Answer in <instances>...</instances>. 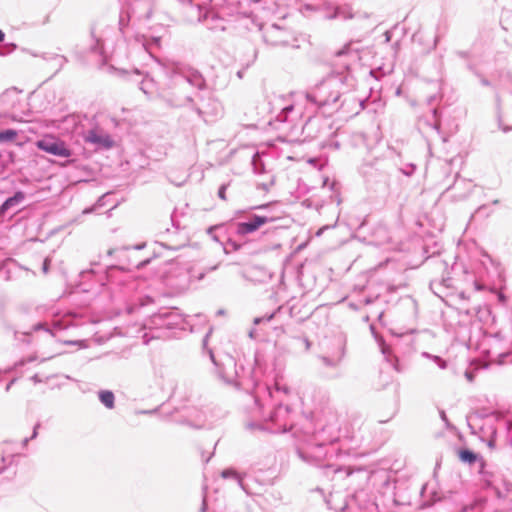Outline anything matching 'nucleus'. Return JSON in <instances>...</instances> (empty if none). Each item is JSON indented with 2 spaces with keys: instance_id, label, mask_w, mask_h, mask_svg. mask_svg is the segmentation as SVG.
Instances as JSON below:
<instances>
[{
  "instance_id": "nucleus-1",
  "label": "nucleus",
  "mask_w": 512,
  "mask_h": 512,
  "mask_svg": "<svg viewBox=\"0 0 512 512\" xmlns=\"http://www.w3.org/2000/svg\"><path fill=\"white\" fill-rule=\"evenodd\" d=\"M337 439V431L334 427H323L297 448V454L308 464L324 469L326 475L345 472V475L349 476L352 474L350 467L329 462L332 457L341 455V451L334 445Z\"/></svg>"
},
{
  "instance_id": "nucleus-2",
  "label": "nucleus",
  "mask_w": 512,
  "mask_h": 512,
  "mask_svg": "<svg viewBox=\"0 0 512 512\" xmlns=\"http://www.w3.org/2000/svg\"><path fill=\"white\" fill-rule=\"evenodd\" d=\"M354 86V79L348 72L332 73L305 93L307 103L316 111L331 115L347 100L338 102Z\"/></svg>"
},
{
  "instance_id": "nucleus-3",
  "label": "nucleus",
  "mask_w": 512,
  "mask_h": 512,
  "mask_svg": "<svg viewBox=\"0 0 512 512\" xmlns=\"http://www.w3.org/2000/svg\"><path fill=\"white\" fill-rule=\"evenodd\" d=\"M217 267L215 265L205 271H195L187 265L172 262L163 274V282L175 292L181 293L186 291L192 282L201 281L208 271H214Z\"/></svg>"
},
{
  "instance_id": "nucleus-4",
  "label": "nucleus",
  "mask_w": 512,
  "mask_h": 512,
  "mask_svg": "<svg viewBox=\"0 0 512 512\" xmlns=\"http://www.w3.org/2000/svg\"><path fill=\"white\" fill-rule=\"evenodd\" d=\"M211 334V330L205 335L203 338V348L207 351L212 363L216 367V373L218 377L226 384L233 385L235 387L239 386L237 382L238 371L236 368V361L233 357L226 355L223 360L218 361L212 351V349L207 347L208 338Z\"/></svg>"
},
{
  "instance_id": "nucleus-5",
  "label": "nucleus",
  "mask_w": 512,
  "mask_h": 512,
  "mask_svg": "<svg viewBox=\"0 0 512 512\" xmlns=\"http://www.w3.org/2000/svg\"><path fill=\"white\" fill-rule=\"evenodd\" d=\"M262 37L264 42L272 47H299L298 39L294 33L290 29L278 26L277 24L266 26L263 29Z\"/></svg>"
},
{
  "instance_id": "nucleus-6",
  "label": "nucleus",
  "mask_w": 512,
  "mask_h": 512,
  "mask_svg": "<svg viewBox=\"0 0 512 512\" xmlns=\"http://www.w3.org/2000/svg\"><path fill=\"white\" fill-rule=\"evenodd\" d=\"M269 112L277 122L284 123L288 120L289 114L294 110L295 105L290 96L273 94L269 99Z\"/></svg>"
},
{
  "instance_id": "nucleus-7",
  "label": "nucleus",
  "mask_w": 512,
  "mask_h": 512,
  "mask_svg": "<svg viewBox=\"0 0 512 512\" xmlns=\"http://www.w3.org/2000/svg\"><path fill=\"white\" fill-rule=\"evenodd\" d=\"M199 9V22H202L206 28L212 32H222L227 28L228 20L221 17L216 11L213 9L202 8L198 6Z\"/></svg>"
},
{
  "instance_id": "nucleus-8",
  "label": "nucleus",
  "mask_w": 512,
  "mask_h": 512,
  "mask_svg": "<svg viewBox=\"0 0 512 512\" xmlns=\"http://www.w3.org/2000/svg\"><path fill=\"white\" fill-rule=\"evenodd\" d=\"M151 321L157 327L167 329L182 327L184 324L182 315L175 308L154 314Z\"/></svg>"
},
{
  "instance_id": "nucleus-9",
  "label": "nucleus",
  "mask_w": 512,
  "mask_h": 512,
  "mask_svg": "<svg viewBox=\"0 0 512 512\" xmlns=\"http://www.w3.org/2000/svg\"><path fill=\"white\" fill-rule=\"evenodd\" d=\"M36 146L39 150L54 156L68 158L72 155V151L67 148L65 142L54 137L38 140Z\"/></svg>"
},
{
  "instance_id": "nucleus-10",
  "label": "nucleus",
  "mask_w": 512,
  "mask_h": 512,
  "mask_svg": "<svg viewBox=\"0 0 512 512\" xmlns=\"http://www.w3.org/2000/svg\"><path fill=\"white\" fill-rule=\"evenodd\" d=\"M441 120L437 108H433L431 113L422 116L417 121L418 130L426 137L440 134Z\"/></svg>"
},
{
  "instance_id": "nucleus-11",
  "label": "nucleus",
  "mask_w": 512,
  "mask_h": 512,
  "mask_svg": "<svg viewBox=\"0 0 512 512\" xmlns=\"http://www.w3.org/2000/svg\"><path fill=\"white\" fill-rule=\"evenodd\" d=\"M290 413V407L282 403L278 404L274 408V410L270 413L269 416V420L275 424V428L273 429L274 432L284 433L291 428L292 424L289 421Z\"/></svg>"
},
{
  "instance_id": "nucleus-12",
  "label": "nucleus",
  "mask_w": 512,
  "mask_h": 512,
  "mask_svg": "<svg viewBox=\"0 0 512 512\" xmlns=\"http://www.w3.org/2000/svg\"><path fill=\"white\" fill-rule=\"evenodd\" d=\"M274 221H276L275 217L253 214L247 221L236 224V233L239 236H245L257 231L264 224L273 223Z\"/></svg>"
},
{
  "instance_id": "nucleus-13",
  "label": "nucleus",
  "mask_w": 512,
  "mask_h": 512,
  "mask_svg": "<svg viewBox=\"0 0 512 512\" xmlns=\"http://www.w3.org/2000/svg\"><path fill=\"white\" fill-rule=\"evenodd\" d=\"M469 69L472 71L473 75L478 79L479 83L482 86L490 87L494 89L495 93V107H496V115H497V122L498 127L504 132L507 133L512 130V126H507L503 124L502 120V107H501V97L498 93V91L495 89V87L492 85L491 81L479 70L476 68L470 66Z\"/></svg>"
},
{
  "instance_id": "nucleus-14",
  "label": "nucleus",
  "mask_w": 512,
  "mask_h": 512,
  "mask_svg": "<svg viewBox=\"0 0 512 512\" xmlns=\"http://www.w3.org/2000/svg\"><path fill=\"white\" fill-rule=\"evenodd\" d=\"M473 186L470 180L456 176L454 183L446 189L445 193L453 201H462L471 193Z\"/></svg>"
},
{
  "instance_id": "nucleus-15",
  "label": "nucleus",
  "mask_w": 512,
  "mask_h": 512,
  "mask_svg": "<svg viewBox=\"0 0 512 512\" xmlns=\"http://www.w3.org/2000/svg\"><path fill=\"white\" fill-rule=\"evenodd\" d=\"M335 350L330 355H321L319 359L328 368H337L345 356V340L341 337L334 340Z\"/></svg>"
},
{
  "instance_id": "nucleus-16",
  "label": "nucleus",
  "mask_w": 512,
  "mask_h": 512,
  "mask_svg": "<svg viewBox=\"0 0 512 512\" xmlns=\"http://www.w3.org/2000/svg\"><path fill=\"white\" fill-rule=\"evenodd\" d=\"M84 141L93 144L96 148L109 149L113 146V140L108 134L99 133L90 129L84 133Z\"/></svg>"
},
{
  "instance_id": "nucleus-17",
  "label": "nucleus",
  "mask_w": 512,
  "mask_h": 512,
  "mask_svg": "<svg viewBox=\"0 0 512 512\" xmlns=\"http://www.w3.org/2000/svg\"><path fill=\"white\" fill-rule=\"evenodd\" d=\"M180 76L184 82L190 84L192 87H195L198 90H203L206 88V80L199 71L193 68L189 67L181 70Z\"/></svg>"
},
{
  "instance_id": "nucleus-18",
  "label": "nucleus",
  "mask_w": 512,
  "mask_h": 512,
  "mask_svg": "<svg viewBox=\"0 0 512 512\" xmlns=\"http://www.w3.org/2000/svg\"><path fill=\"white\" fill-rule=\"evenodd\" d=\"M21 267L11 258L0 261V280L10 281Z\"/></svg>"
},
{
  "instance_id": "nucleus-19",
  "label": "nucleus",
  "mask_w": 512,
  "mask_h": 512,
  "mask_svg": "<svg viewBox=\"0 0 512 512\" xmlns=\"http://www.w3.org/2000/svg\"><path fill=\"white\" fill-rule=\"evenodd\" d=\"M321 123L322 120L319 117L310 116L303 125L302 131L308 138H317L321 134Z\"/></svg>"
},
{
  "instance_id": "nucleus-20",
  "label": "nucleus",
  "mask_w": 512,
  "mask_h": 512,
  "mask_svg": "<svg viewBox=\"0 0 512 512\" xmlns=\"http://www.w3.org/2000/svg\"><path fill=\"white\" fill-rule=\"evenodd\" d=\"M25 199L23 191H17L13 196L7 198L0 206V217L4 216L10 209L18 207Z\"/></svg>"
},
{
  "instance_id": "nucleus-21",
  "label": "nucleus",
  "mask_w": 512,
  "mask_h": 512,
  "mask_svg": "<svg viewBox=\"0 0 512 512\" xmlns=\"http://www.w3.org/2000/svg\"><path fill=\"white\" fill-rule=\"evenodd\" d=\"M473 312L479 321L484 324H488L490 320L493 321L491 309L488 305L478 306L477 308L475 307L466 311L468 315L472 314Z\"/></svg>"
},
{
  "instance_id": "nucleus-22",
  "label": "nucleus",
  "mask_w": 512,
  "mask_h": 512,
  "mask_svg": "<svg viewBox=\"0 0 512 512\" xmlns=\"http://www.w3.org/2000/svg\"><path fill=\"white\" fill-rule=\"evenodd\" d=\"M458 457L461 462H463L465 464H469V465H472L475 463L478 464L480 462V460L483 459V457L480 456L478 453H476L470 449H467V448L460 449L458 451Z\"/></svg>"
},
{
  "instance_id": "nucleus-23",
  "label": "nucleus",
  "mask_w": 512,
  "mask_h": 512,
  "mask_svg": "<svg viewBox=\"0 0 512 512\" xmlns=\"http://www.w3.org/2000/svg\"><path fill=\"white\" fill-rule=\"evenodd\" d=\"M221 477L224 478V479H233L237 482V484L239 485V487L247 492L246 490V487L243 483V478L242 476L233 468H227V469H224L222 472H221Z\"/></svg>"
},
{
  "instance_id": "nucleus-24",
  "label": "nucleus",
  "mask_w": 512,
  "mask_h": 512,
  "mask_svg": "<svg viewBox=\"0 0 512 512\" xmlns=\"http://www.w3.org/2000/svg\"><path fill=\"white\" fill-rule=\"evenodd\" d=\"M140 90L148 96H152L157 91V84L153 78L146 76L140 82Z\"/></svg>"
},
{
  "instance_id": "nucleus-25",
  "label": "nucleus",
  "mask_w": 512,
  "mask_h": 512,
  "mask_svg": "<svg viewBox=\"0 0 512 512\" xmlns=\"http://www.w3.org/2000/svg\"><path fill=\"white\" fill-rule=\"evenodd\" d=\"M486 467H487L486 461L484 459L480 460V462L478 463V470H477V472L480 475L481 480L487 486H490L492 484L493 473L488 471L486 469Z\"/></svg>"
},
{
  "instance_id": "nucleus-26",
  "label": "nucleus",
  "mask_w": 512,
  "mask_h": 512,
  "mask_svg": "<svg viewBox=\"0 0 512 512\" xmlns=\"http://www.w3.org/2000/svg\"><path fill=\"white\" fill-rule=\"evenodd\" d=\"M100 402L108 409H113L115 406V396L110 390H101L98 393Z\"/></svg>"
},
{
  "instance_id": "nucleus-27",
  "label": "nucleus",
  "mask_w": 512,
  "mask_h": 512,
  "mask_svg": "<svg viewBox=\"0 0 512 512\" xmlns=\"http://www.w3.org/2000/svg\"><path fill=\"white\" fill-rule=\"evenodd\" d=\"M352 10L349 6H337L334 9L333 14L330 16L331 19L341 18L343 20H349L353 18Z\"/></svg>"
},
{
  "instance_id": "nucleus-28",
  "label": "nucleus",
  "mask_w": 512,
  "mask_h": 512,
  "mask_svg": "<svg viewBox=\"0 0 512 512\" xmlns=\"http://www.w3.org/2000/svg\"><path fill=\"white\" fill-rule=\"evenodd\" d=\"M262 156H263L262 154H260L259 152H256L251 159V165L253 167V171L255 174H258V175L266 172L265 163L263 161Z\"/></svg>"
},
{
  "instance_id": "nucleus-29",
  "label": "nucleus",
  "mask_w": 512,
  "mask_h": 512,
  "mask_svg": "<svg viewBox=\"0 0 512 512\" xmlns=\"http://www.w3.org/2000/svg\"><path fill=\"white\" fill-rule=\"evenodd\" d=\"M378 345L380 348L381 353L384 355L387 362L392 364L395 369H397L396 365L394 364V361H397L396 357L392 354V350L388 344L383 339H380L378 341Z\"/></svg>"
},
{
  "instance_id": "nucleus-30",
  "label": "nucleus",
  "mask_w": 512,
  "mask_h": 512,
  "mask_svg": "<svg viewBox=\"0 0 512 512\" xmlns=\"http://www.w3.org/2000/svg\"><path fill=\"white\" fill-rule=\"evenodd\" d=\"M17 131L15 129H6L0 131V143L13 142L17 138Z\"/></svg>"
},
{
  "instance_id": "nucleus-31",
  "label": "nucleus",
  "mask_w": 512,
  "mask_h": 512,
  "mask_svg": "<svg viewBox=\"0 0 512 512\" xmlns=\"http://www.w3.org/2000/svg\"><path fill=\"white\" fill-rule=\"evenodd\" d=\"M91 36L94 41V44L91 45V47H90L91 52H93L95 54L102 55L104 52V49H103V42H102L101 38L96 37L93 30L91 31Z\"/></svg>"
},
{
  "instance_id": "nucleus-32",
  "label": "nucleus",
  "mask_w": 512,
  "mask_h": 512,
  "mask_svg": "<svg viewBox=\"0 0 512 512\" xmlns=\"http://www.w3.org/2000/svg\"><path fill=\"white\" fill-rule=\"evenodd\" d=\"M422 357L432 360L440 369L447 368V361L437 355H432L428 352H422Z\"/></svg>"
},
{
  "instance_id": "nucleus-33",
  "label": "nucleus",
  "mask_w": 512,
  "mask_h": 512,
  "mask_svg": "<svg viewBox=\"0 0 512 512\" xmlns=\"http://www.w3.org/2000/svg\"><path fill=\"white\" fill-rule=\"evenodd\" d=\"M129 19V12H121L119 16V30L123 35H125V27L128 25Z\"/></svg>"
},
{
  "instance_id": "nucleus-34",
  "label": "nucleus",
  "mask_w": 512,
  "mask_h": 512,
  "mask_svg": "<svg viewBox=\"0 0 512 512\" xmlns=\"http://www.w3.org/2000/svg\"><path fill=\"white\" fill-rule=\"evenodd\" d=\"M275 316V312L273 313H270V314H266L264 316H261V317H255L253 319V324L254 325H260V324H264V323H268L270 322Z\"/></svg>"
},
{
  "instance_id": "nucleus-35",
  "label": "nucleus",
  "mask_w": 512,
  "mask_h": 512,
  "mask_svg": "<svg viewBox=\"0 0 512 512\" xmlns=\"http://www.w3.org/2000/svg\"><path fill=\"white\" fill-rule=\"evenodd\" d=\"M350 46H351L350 43L345 44L341 49H339L335 52V56L338 58H341L344 56H350L352 54Z\"/></svg>"
},
{
  "instance_id": "nucleus-36",
  "label": "nucleus",
  "mask_w": 512,
  "mask_h": 512,
  "mask_svg": "<svg viewBox=\"0 0 512 512\" xmlns=\"http://www.w3.org/2000/svg\"><path fill=\"white\" fill-rule=\"evenodd\" d=\"M53 61H55V64L57 66V72L61 70L65 64L68 62L67 58L63 55H54Z\"/></svg>"
},
{
  "instance_id": "nucleus-37",
  "label": "nucleus",
  "mask_w": 512,
  "mask_h": 512,
  "mask_svg": "<svg viewBox=\"0 0 512 512\" xmlns=\"http://www.w3.org/2000/svg\"><path fill=\"white\" fill-rule=\"evenodd\" d=\"M407 309H410L412 311V314L415 316L416 313H417V302L412 299V298H408L404 301L403 303Z\"/></svg>"
},
{
  "instance_id": "nucleus-38",
  "label": "nucleus",
  "mask_w": 512,
  "mask_h": 512,
  "mask_svg": "<svg viewBox=\"0 0 512 512\" xmlns=\"http://www.w3.org/2000/svg\"><path fill=\"white\" fill-rule=\"evenodd\" d=\"M39 427H40V423H36V424H35V426H34V428H33V433H32V435H31L30 437H26V438H24V439L22 440V446H23V447H26V446H27V444H28V442H29L30 440L35 439V438L37 437Z\"/></svg>"
},
{
  "instance_id": "nucleus-39",
  "label": "nucleus",
  "mask_w": 512,
  "mask_h": 512,
  "mask_svg": "<svg viewBox=\"0 0 512 512\" xmlns=\"http://www.w3.org/2000/svg\"><path fill=\"white\" fill-rule=\"evenodd\" d=\"M33 330H34V331L44 330V331H46V332H48V333H50V334L54 335V333L52 332V330H51L49 327H47V325H46L45 323H42V322H39V323L35 324V325L33 326Z\"/></svg>"
},
{
  "instance_id": "nucleus-40",
  "label": "nucleus",
  "mask_w": 512,
  "mask_h": 512,
  "mask_svg": "<svg viewBox=\"0 0 512 512\" xmlns=\"http://www.w3.org/2000/svg\"><path fill=\"white\" fill-rule=\"evenodd\" d=\"M229 186V183L227 184H222L219 189H218V197L222 200H226V190Z\"/></svg>"
},
{
  "instance_id": "nucleus-41",
  "label": "nucleus",
  "mask_w": 512,
  "mask_h": 512,
  "mask_svg": "<svg viewBox=\"0 0 512 512\" xmlns=\"http://www.w3.org/2000/svg\"><path fill=\"white\" fill-rule=\"evenodd\" d=\"M31 55H32V56H34V57H41V58H43V59H44V60H46V61H53V56H54L55 54H51V53H42L41 55H38V54H36V53H31Z\"/></svg>"
},
{
  "instance_id": "nucleus-42",
  "label": "nucleus",
  "mask_w": 512,
  "mask_h": 512,
  "mask_svg": "<svg viewBox=\"0 0 512 512\" xmlns=\"http://www.w3.org/2000/svg\"><path fill=\"white\" fill-rule=\"evenodd\" d=\"M487 209H488V206L487 205H481L479 206L476 211H475V214L477 215H482V214H485L486 216L489 215L490 212H487Z\"/></svg>"
},
{
  "instance_id": "nucleus-43",
  "label": "nucleus",
  "mask_w": 512,
  "mask_h": 512,
  "mask_svg": "<svg viewBox=\"0 0 512 512\" xmlns=\"http://www.w3.org/2000/svg\"><path fill=\"white\" fill-rule=\"evenodd\" d=\"M478 416H479V415H478L477 413H475V414H474V416H469V417H467L468 426H469V428L471 429V432H472L473 434H475L476 432H475V430H474V426L472 425L471 421H473L474 419L478 418Z\"/></svg>"
},
{
  "instance_id": "nucleus-44",
  "label": "nucleus",
  "mask_w": 512,
  "mask_h": 512,
  "mask_svg": "<svg viewBox=\"0 0 512 512\" xmlns=\"http://www.w3.org/2000/svg\"><path fill=\"white\" fill-rule=\"evenodd\" d=\"M188 104H193V99L190 96H185L177 105L184 106Z\"/></svg>"
},
{
  "instance_id": "nucleus-45",
  "label": "nucleus",
  "mask_w": 512,
  "mask_h": 512,
  "mask_svg": "<svg viewBox=\"0 0 512 512\" xmlns=\"http://www.w3.org/2000/svg\"><path fill=\"white\" fill-rule=\"evenodd\" d=\"M49 267H50V260L48 258H45L43 261V265H42V271L44 273H47L49 271Z\"/></svg>"
},
{
  "instance_id": "nucleus-46",
  "label": "nucleus",
  "mask_w": 512,
  "mask_h": 512,
  "mask_svg": "<svg viewBox=\"0 0 512 512\" xmlns=\"http://www.w3.org/2000/svg\"><path fill=\"white\" fill-rule=\"evenodd\" d=\"M259 333H258V330L256 328H252L250 331H249V337L251 339H257L259 337Z\"/></svg>"
},
{
  "instance_id": "nucleus-47",
  "label": "nucleus",
  "mask_w": 512,
  "mask_h": 512,
  "mask_svg": "<svg viewBox=\"0 0 512 512\" xmlns=\"http://www.w3.org/2000/svg\"><path fill=\"white\" fill-rule=\"evenodd\" d=\"M150 263V259H145L143 261H140L138 262L137 264H135V267L138 268V269H141L143 267H145L146 265H148Z\"/></svg>"
},
{
  "instance_id": "nucleus-48",
  "label": "nucleus",
  "mask_w": 512,
  "mask_h": 512,
  "mask_svg": "<svg viewBox=\"0 0 512 512\" xmlns=\"http://www.w3.org/2000/svg\"><path fill=\"white\" fill-rule=\"evenodd\" d=\"M194 110L197 112V114L200 116V117H203L208 114V112L206 110H204L202 107H195Z\"/></svg>"
},
{
  "instance_id": "nucleus-49",
  "label": "nucleus",
  "mask_w": 512,
  "mask_h": 512,
  "mask_svg": "<svg viewBox=\"0 0 512 512\" xmlns=\"http://www.w3.org/2000/svg\"><path fill=\"white\" fill-rule=\"evenodd\" d=\"M207 508H208V505H207L206 498L203 497L202 505H201V508H200V512H206Z\"/></svg>"
},
{
  "instance_id": "nucleus-50",
  "label": "nucleus",
  "mask_w": 512,
  "mask_h": 512,
  "mask_svg": "<svg viewBox=\"0 0 512 512\" xmlns=\"http://www.w3.org/2000/svg\"><path fill=\"white\" fill-rule=\"evenodd\" d=\"M116 268H117V269H123L122 267H120V266H118V265H113V264H111V265H106V266H105V273H108V271H109V270H111V269H116Z\"/></svg>"
},
{
  "instance_id": "nucleus-51",
  "label": "nucleus",
  "mask_w": 512,
  "mask_h": 512,
  "mask_svg": "<svg viewBox=\"0 0 512 512\" xmlns=\"http://www.w3.org/2000/svg\"><path fill=\"white\" fill-rule=\"evenodd\" d=\"M158 411V408L152 409V410H142L139 413L140 414H154Z\"/></svg>"
},
{
  "instance_id": "nucleus-52",
  "label": "nucleus",
  "mask_w": 512,
  "mask_h": 512,
  "mask_svg": "<svg viewBox=\"0 0 512 512\" xmlns=\"http://www.w3.org/2000/svg\"><path fill=\"white\" fill-rule=\"evenodd\" d=\"M31 380L34 382V383H39L41 382V379L39 378V376L37 374L33 375L31 377Z\"/></svg>"
},
{
  "instance_id": "nucleus-53",
  "label": "nucleus",
  "mask_w": 512,
  "mask_h": 512,
  "mask_svg": "<svg viewBox=\"0 0 512 512\" xmlns=\"http://www.w3.org/2000/svg\"><path fill=\"white\" fill-rule=\"evenodd\" d=\"M15 381H16L15 379H12V380H11V381L6 385L5 390H6V391H9V390H10V388H11V386L15 383Z\"/></svg>"
},
{
  "instance_id": "nucleus-54",
  "label": "nucleus",
  "mask_w": 512,
  "mask_h": 512,
  "mask_svg": "<svg viewBox=\"0 0 512 512\" xmlns=\"http://www.w3.org/2000/svg\"><path fill=\"white\" fill-rule=\"evenodd\" d=\"M474 285H475V289H476L477 291H480V290H482V289H483V286H482L481 284H479L478 282H476V281L474 282Z\"/></svg>"
},
{
  "instance_id": "nucleus-55",
  "label": "nucleus",
  "mask_w": 512,
  "mask_h": 512,
  "mask_svg": "<svg viewBox=\"0 0 512 512\" xmlns=\"http://www.w3.org/2000/svg\"><path fill=\"white\" fill-rule=\"evenodd\" d=\"M189 425L195 427V428H202L204 426V423H200V424H191L190 422H188Z\"/></svg>"
},
{
  "instance_id": "nucleus-56",
  "label": "nucleus",
  "mask_w": 512,
  "mask_h": 512,
  "mask_svg": "<svg viewBox=\"0 0 512 512\" xmlns=\"http://www.w3.org/2000/svg\"><path fill=\"white\" fill-rule=\"evenodd\" d=\"M5 39V33L0 29V43Z\"/></svg>"
},
{
  "instance_id": "nucleus-57",
  "label": "nucleus",
  "mask_w": 512,
  "mask_h": 512,
  "mask_svg": "<svg viewBox=\"0 0 512 512\" xmlns=\"http://www.w3.org/2000/svg\"><path fill=\"white\" fill-rule=\"evenodd\" d=\"M79 343H82V341H67L66 344H69V345H75V344H79Z\"/></svg>"
},
{
  "instance_id": "nucleus-58",
  "label": "nucleus",
  "mask_w": 512,
  "mask_h": 512,
  "mask_svg": "<svg viewBox=\"0 0 512 512\" xmlns=\"http://www.w3.org/2000/svg\"><path fill=\"white\" fill-rule=\"evenodd\" d=\"M304 342H305V346H306V349H309L310 348V342L307 338L304 339Z\"/></svg>"
},
{
  "instance_id": "nucleus-59",
  "label": "nucleus",
  "mask_w": 512,
  "mask_h": 512,
  "mask_svg": "<svg viewBox=\"0 0 512 512\" xmlns=\"http://www.w3.org/2000/svg\"><path fill=\"white\" fill-rule=\"evenodd\" d=\"M116 251H117L116 249H109V250L107 251V255H108V256H111V255H112L114 252H116Z\"/></svg>"
},
{
  "instance_id": "nucleus-60",
  "label": "nucleus",
  "mask_w": 512,
  "mask_h": 512,
  "mask_svg": "<svg viewBox=\"0 0 512 512\" xmlns=\"http://www.w3.org/2000/svg\"><path fill=\"white\" fill-rule=\"evenodd\" d=\"M357 102L359 103L360 108L363 109L364 108V101L358 99Z\"/></svg>"
},
{
  "instance_id": "nucleus-61",
  "label": "nucleus",
  "mask_w": 512,
  "mask_h": 512,
  "mask_svg": "<svg viewBox=\"0 0 512 512\" xmlns=\"http://www.w3.org/2000/svg\"><path fill=\"white\" fill-rule=\"evenodd\" d=\"M267 208V205H259V206H256L254 207V209H266Z\"/></svg>"
},
{
  "instance_id": "nucleus-62",
  "label": "nucleus",
  "mask_w": 512,
  "mask_h": 512,
  "mask_svg": "<svg viewBox=\"0 0 512 512\" xmlns=\"http://www.w3.org/2000/svg\"><path fill=\"white\" fill-rule=\"evenodd\" d=\"M215 229H216L215 226L209 227L208 230H207L208 234H211L213 232V230H215Z\"/></svg>"
},
{
  "instance_id": "nucleus-63",
  "label": "nucleus",
  "mask_w": 512,
  "mask_h": 512,
  "mask_svg": "<svg viewBox=\"0 0 512 512\" xmlns=\"http://www.w3.org/2000/svg\"><path fill=\"white\" fill-rule=\"evenodd\" d=\"M441 418H442L444 421H446V420H447V418H446V414H445V412H444V411H442V412H441Z\"/></svg>"
},
{
  "instance_id": "nucleus-64",
  "label": "nucleus",
  "mask_w": 512,
  "mask_h": 512,
  "mask_svg": "<svg viewBox=\"0 0 512 512\" xmlns=\"http://www.w3.org/2000/svg\"><path fill=\"white\" fill-rule=\"evenodd\" d=\"M92 210H93L92 208H87V209H85V210L83 211V213L87 214V213L92 212Z\"/></svg>"
}]
</instances>
